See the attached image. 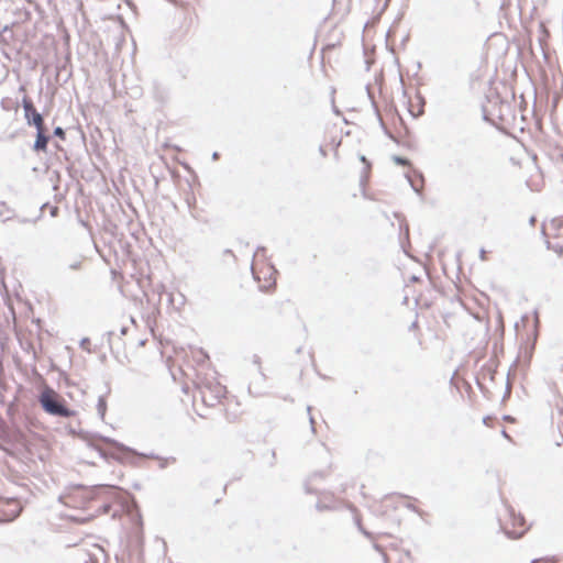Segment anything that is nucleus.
I'll list each match as a JSON object with an SVG mask.
<instances>
[{
	"label": "nucleus",
	"instance_id": "f257e3e1",
	"mask_svg": "<svg viewBox=\"0 0 563 563\" xmlns=\"http://www.w3.org/2000/svg\"><path fill=\"white\" fill-rule=\"evenodd\" d=\"M183 372L185 377L195 384L202 402L207 407H216L222 404L228 391L227 387L219 380L218 373L213 368H208L202 374L197 373L195 376H191L187 369H183Z\"/></svg>",
	"mask_w": 563,
	"mask_h": 563
},
{
	"label": "nucleus",
	"instance_id": "f03ea898",
	"mask_svg": "<svg viewBox=\"0 0 563 563\" xmlns=\"http://www.w3.org/2000/svg\"><path fill=\"white\" fill-rule=\"evenodd\" d=\"M252 273L262 290H272L276 286L277 271L264 253H256L252 263Z\"/></svg>",
	"mask_w": 563,
	"mask_h": 563
},
{
	"label": "nucleus",
	"instance_id": "7ed1b4c3",
	"mask_svg": "<svg viewBox=\"0 0 563 563\" xmlns=\"http://www.w3.org/2000/svg\"><path fill=\"white\" fill-rule=\"evenodd\" d=\"M180 354H183L184 366H186L187 369L194 371V373H190L191 376H195L197 373L202 374L208 371V368H212L208 353L201 347L189 346L188 350L180 349L177 355Z\"/></svg>",
	"mask_w": 563,
	"mask_h": 563
},
{
	"label": "nucleus",
	"instance_id": "20e7f679",
	"mask_svg": "<svg viewBox=\"0 0 563 563\" xmlns=\"http://www.w3.org/2000/svg\"><path fill=\"white\" fill-rule=\"evenodd\" d=\"M40 402L43 409L55 416L59 417H73L75 416V411L68 409L62 401L59 395L52 388H45L41 396Z\"/></svg>",
	"mask_w": 563,
	"mask_h": 563
},
{
	"label": "nucleus",
	"instance_id": "39448f33",
	"mask_svg": "<svg viewBox=\"0 0 563 563\" xmlns=\"http://www.w3.org/2000/svg\"><path fill=\"white\" fill-rule=\"evenodd\" d=\"M504 529L510 537L520 538L527 530L526 519L510 510L504 520Z\"/></svg>",
	"mask_w": 563,
	"mask_h": 563
},
{
	"label": "nucleus",
	"instance_id": "423d86ee",
	"mask_svg": "<svg viewBox=\"0 0 563 563\" xmlns=\"http://www.w3.org/2000/svg\"><path fill=\"white\" fill-rule=\"evenodd\" d=\"M543 233L548 238V244L550 249H553L560 255H563V246L553 245L551 239H558L563 235V219L553 218L543 225Z\"/></svg>",
	"mask_w": 563,
	"mask_h": 563
},
{
	"label": "nucleus",
	"instance_id": "0eeeda50",
	"mask_svg": "<svg viewBox=\"0 0 563 563\" xmlns=\"http://www.w3.org/2000/svg\"><path fill=\"white\" fill-rule=\"evenodd\" d=\"M90 499V492L84 487H75L63 497L64 504L71 508H86Z\"/></svg>",
	"mask_w": 563,
	"mask_h": 563
},
{
	"label": "nucleus",
	"instance_id": "6e6552de",
	"mask_svg": "<svg viewBox=\"0 0 563 563\" xmlns=\"http://www.w3.org/2000/svg\"><path fill=\"white\" fill-rule=\"evenodd\" d=\"M22 106L27 124L34 125L36 129L45 126L42 114L37 112L30 97L25 96L23 98Z\"/></svg>",
	"mask_w": 563,
	"mask_h": 563
},
{
	"label": "nucleus",
	"instance_id": "1a4fd4ad",
	"mask_svg": "<svg viewBox=\"0 0 563 563\" xmlns=\"http://www.w3.org/2000/svg\"><path fill=\"white\" fill-rule=\"evenodd\" d=\"M361 161L364 164V179L362 180V192L365 199L375 200V201H383L384 200V194L378 192L375 194L371 190L368 186V175L371 172V163L365 158V156H361Z\"/></svg>",
	"mask_w": 563,
	"mask_h": 563
},
{
	"label": "nucleus",
	"instance_id": "9d476101",
	"mask_svg": "<svg viewBox=\"0 0 563 563\" xmlns=\"http://www.w3.org/2000/svg\"><path fill=\"white\" fill-rule=\"evenodd\" d=\"M327 139L329 141L324 142V144L320 146V153L322 154V156L325 157L329 151H333L334 154L336 155L338 148L341 145L340 133L335 129H330L327 131Z\"/></svg>",
	"mask_w": 563,
	"mask_h": 563
},
{
	"label": "nucleus",
	"instance_id": "9b49d317",
	"mask_svg": "<svg viewBox=\"0 0 563 563\" xmlns=\"http://www.w3.org/2000/svg\"><path fill=\"white\" fill-rule=\"evenodd\" d=\"M36 131H37V133H36L35 143H34V150L46 152L47 144H48V136H46V134H45L46 129L44 126L41 129H36Z\"/></svg>",
	"mask_w": 563,
	"mask_h": 563
},
{
	"label": "nucleus",
	"instance_id": "f8f14e48",
	"mask_svg": "<svg viewBox=\"0 0 563 563\" xmlns=\"http://www.w3.org/2000/svg\"><path fill=\"white\" fill-rule=\"evenodd\" d=\"M416 106H413V100L410 99L409 104V111L413 117H419L423 113V102L421 101V98L419 96H416Z\"/></svg>",
	"mask_w": 563,
	"mask_h": 563
},
{
	"label": "nucleus",
	"instance_id": "ddd939ff",
	"mask_svg": "<svg viewBox=\"0 0 563 563\" xmlns=\"http://www.w3.org/2000/svg\"><path fill=\"white\" fill-rule=\"evenodd\" d=\"M483 422L485 426H487L489 428H494L495 423H496V418L487 416L483 419Z\"/></svg>",
	"mask_w": 563,
	"mask_h": 563
},
{
	"label": "nucleus",
	"instance_id": "4468645a",
	"mask_svg": "<svg viewBox=\"0 0 563 563\" xmlns=\"http://www.w3.org/2000/svg\"><path fill=\"white\" fill-rule=\"evenodd\" d=\"M531 563H556V561L553 558H542L533 560Z\"/></svg>",
	"mask_w": 563,
	"mask_h": 563
},
{
	"label": "nucleus",
	"instance_id": "2eb2a0df",
	"mask_svg": "<svg viewBox=\"0 0 563 563\" xmlns=\"http://www.w3.org/2000/svg\"><path fill=\"white\" fill-rule=\"evenodd\" d=\"M435 336L442 341H444L446 339V333L445 331L441 330V329H435Z\"/></svg>",
	"mask_w": 563,
	"mask_h": 563
},
{
	"label": "nucleus",
	"instance_id": "dca6fc26",
	"mask_svg": "<svg viewBox=\"0 0 563 563\" xmlns=\"http://www.w3.org/2000/svg\"><path fill=\"white\" fill-rule=\"evenodd\" d=\"M191 213L195 218L198 219L202 217L196 205L191 207Z\"/></svg>",
	"mask_w": 563,
	"mask_h": 563
},
{
	"label": "nucleus",
	"instance_id": "f3484780",
	"mask_svg": "<svg viewBox=\"0 0 563 563\" xmlns=\"http://www.w3.org/2000/svg\"><path fill=\"white\" fill-rule=\"evenodd\" d=\"M81 267H82V262H81V261H77V262H75V263L70 264V268H71V269H75V271H78V269H80Z\"/></svg>",
	"mask_w": 563,
	"mask_h": 563
},
{
	"label": "nucleus",
	"instance_id": "a211bd4d",
	"mask_svg": "<svg viewBox=\"0 0 563 563\" xmlns=\"http://www.w3.org/2000/svg\"><path fill=\"white\" fill-rule=\"evenodd\" d=\"M54 133H55V135H57V136H59L62 139H64V136H65V132H64V130L62 128H56Z\"/></svg>",
	"mask_w": 563,
	"mask_h": 563
},
{
	"label": "nucleus",
	"instance_id": "6ab92c4d",
	"mask_svg": "<svg viewBox=\"0 0 563 563\" xmlns=\"http://www.w3.org/2000/svg\"><path fill=\"white\" fill-rule=\"evenodd\" d=\"M396 161H397V163H399V164H405V163H406V161H405V159H401V158H396Z\"/></svg>",
	"mask_w": 563,
	"mask_h": 563
},
{
	"label": "nucleus",
	"instance_id": "aec40b11",
	"mask_svg": "<svg viewBox=\"0 0 563 563\" xmlns=\"http://www.w3.org/2000/svg\"><path fill=\"white\" fill-rule=\"evenodd\" d=\"M501 433H503V435H504L505 438L510 439V437L508 435V433L506 432V430H503V432H501Z\"/></svg>",
	"mask_w": 563,
	"mask_h": 563
},
{
	"label": "nucleus",
	"instance_id": "412c9836",
	"mask_svg": "<svg viewBox=\"0 0 563 563\" xmlns=\"http://www.w3.org/2000/svg\"><path fill=\"white\" fill-rule=\"evenodd\" d=\"M443 323H444L448 328L450 327V324H449V322H448V320H446L445 318H443Z\"/></svg>",
	"mask_w": 563,
	"mask_h": 563
},
{
	"label": "nucleus",
	"instance_id": "4be33fe9",
	"mask_svg": "<svg viewBox=\"0 0 563 563\" xmlns=\"http://www.w3.org/2000/svg\"><path fill=\"white\" fill-rule=\"evenodd\" d=\"M486 253L482 252V260H485Z\"/></svg>",
	"mask_w": 563,
	"mask_h": 563
},
{
	"label": "nucleus",
	"instance_id": "5701e85b",
	"mask_svg": "<svg viewBox=\"0 0 563 563\" xmlns=\"http://www.w3.org/2000/svg\"><path fill=\"white\" fill-rule=\"evenodd\" d=\"M486 253L482 252V260H485Z\"/></svg>",
	"mask_w": 563,
	"mask_h": 563
},
{
	"label": "nucleus",
	"instance_id": "b1692460",
	"mask_svg": "<svg viewBox=\"0 0 563 563\" xmlns=\"http://www.w3.org/2000/svg\"><path fill=\"white\" fill-rule=\"evenodd\" d=\"M225 254L233 256V254L230 251H225Z\"/></svg>",
	"mask_w": 563,
	"mask_h": 563
},
{
	"label": "nucleus",
	"instance_id": "393cba45",
	"mask_svg": "<svg viewBox=\"0 0 563 563\" xmlns=\"http://www.w3.org/2000/svg\"><path fill=\"white\" fill-rule=\"evenodd\" d=\"M388 1H389V0H386V1H385V7L387 5Z\"/></svg>",
	"mask_w": 563,
	"mask_h": 563
},
{
	"label": "nucleus",
	"instance_id": "a878e982",
	"mask_svg": "<svg viewBox=\"0 0 563 563\" xmlns=\"http://www.w3.org/2000/svg\"><path fill=\"white\" fill-rule=\"evenodd\" d=\"M562 371H563V365H562Z\"/></svg>",
	"mask_w": 563,
	"mask_h": 563
}]
</instances>
